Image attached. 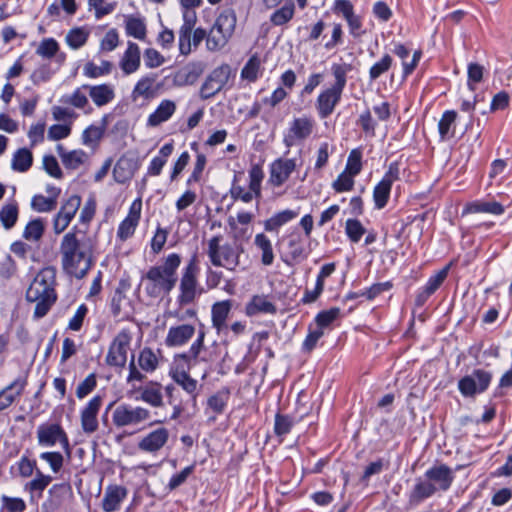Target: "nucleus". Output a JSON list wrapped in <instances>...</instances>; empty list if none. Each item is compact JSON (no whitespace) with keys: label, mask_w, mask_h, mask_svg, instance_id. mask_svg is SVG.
<instances>
[{"label":"nucleus","mask_w":512,"mask_h":512,"mask_svg":"<svg viewBox=\"0 0 512 512\" xmlns=\"http://www.w3.org/2000/svg\"><path fill=\"white\" fill-rule=\"evenodd\" d=\"M59 252L63 271L76 279L84 278L93 265L91 241L80 240L74 230L62 237Z\"/></svg>","instance_id":"obj_1"},{"label":"nucleus","mask_w":512,"mask_h":512,"mask_svg":"<svg viewBox=\"0 0 512 512\" xmlns=\"http://www.w3.org/2000/svg\"><path fill=\"white\" fill-rule=\"evenodd\" d=\"M181 263L182 257L171 253L162 259L161 264L151 266L142 277L145 293L151 298L168 295L177 284Z\"/></svg>","instance_id":"obj_2"},{"label":"nucleus","mask_w":512,"mask_h":512,"mask_svg":"<svg viewBox=\"0 0 512 512\" xmlns=\"http://www.w3.org/2000/svg\"><path fill=\"white\" fill-rule=\"evenodd\" d=\"M56 273V269L52 266L42 268L26 291V300L36 304L35 318L44 317L57 300Z\"/></svg>","instance_id":"obj_3"},{"label":"nucleus","mask_w":512,"mask_h":512,"mask_svg":"<svg viewBox=\"0 0 512 512\" xmlns=\"http://www.w3.org/2000/svg\"><path fill=\"white\" fill-rule=\"evenodd\" d=\"M335 82L330 87L323 89L316 98L315 109L320 119H326L334 112L342 99V94L347 83L348 66L333 64L331 67Z\"/></svg>","instance_id":"obj_4"},{"label":"nucleus","mask_w":512,"mask_h":512,"mask_svg":"<svg viewBox=\"0 0 512 512\" xmlns=\"http://www.w3.org/2000/svg\"><path fill=\"white\" fill-rule=\"evenodd\" d=\"M223 236L215 235L208 240L207 256L215 267H223L228 271H236L240 264L242 249L230 243H222Z\"/></svg>","instance_id":"obj_5"},{"label":"nucleus","mask_w":512,"mask_h":512,"mask_svg":"<svg viewBox=\"0 0 512 512\" xmlns=\"http://www.w3.org/2000/svg\"><path fill=\"white\" fill-rule=\"evenodd\" d=\"M306 242L307 239L297 228H294L288 234L284 235L278 241L281 260L287 266H294L307 259L310 250Z\"/></svg>","instance_id":"obj_6"},{"label":"nucleus","mask_w":512,"mask_h":512,"mask_svg":"<svg viewBox=\"0 0 512 512\" xmlns=\"http://www.w3.org/2000/svg\"><path fill=\"white\" fill-rule=\"evenodd\" d=\"M198 273L197 260L196 257H193L184 267L181 274L179 295L177 296V302L180 306L193 303L201 295L202 289L199 287Z\"/></svg>","instance_id":"obj_7"},{"label":"nucleus","mask_w":512,"mask_h":512,"mask_svg":"<svg viewBox=\"0 0 512 512\" xmlns=\"http://www.w3.org/2000/svg\"><path fill=\"white\" fill-rule=\"evenodd\" d=\"M133 333L129 328L121 329L109 345L105 362L111 367H125Z\"/></svg>","instance_id":"obj_8"},{"label":"nucleus","mask_w":512,"mask_h":512,"mask_svg":"<svg viewBox=\"0 0 512 512\" xmlns=\"http://www.w3.org/2000/svg\"><path fill=\"white\" fill-rule=\"evenodd\" d=\"M151 413L141 406L121 403L112 412V423L116 428L138 426L150 419Z\"/></svg>","instance_id":"obj_9"},{"label":"nucleus","mask_w":512,"mask_h":512,"mask_svg":"<svg viewBox=\"0 0 512 512\" xmlns=\"http://www.w3.org/2000/svg\"><path fill=\"white\" fill-rule=\"evenodd\" d=\"M37 441L42 447H53L57 443L61 445L67 458L71 457L72 448L69 438L63 427L58 423H45L38 426Z\"/></svg>","instance_id":"obj_10"},{"label":"nucleus","mask_w":512,"mask_h":512,"mask_svg":"<svg viewBox=\"0 0 512 512\" xmlns=\"http://www.w3.org/2000/svg\"><path fill=\"white\" fill-rule=\"evenodd\" d=\"M249 189L239 184H236V177L234 178L233 184L230 188V196L233 200H240L244 203L251 202L254 198L258 199L261 197V184L264 178V172L260 165H253L249 172Z\"/></svg>","instance_id":"obj_11"},{"label":"nucleus","mask_w":512,"mask_h":512,"mask_svg":"<svg viewBox=\"0 0 512 512\" xmlns=\"http://www.w3.org/2000/svg\"><path fill=\"white\" fill-rule=\"evenodd\" d=\"M74 494L69 483L54 484L48 490V496L42 504V512H60L67 510L72 504Z\"/></svg>","instance_id":"obj_12"},{"label":"nucleus","mask_w":512,"mask_h":512,"mask_svg":"<svg viewBox=\"0 0 512 512\" xmlns=\"http://www.w3.org/2000/svg\"><path fill=\"white\" fill-rule=\"evenodd\" d=\"M315 120L308 115L295 117L290 122L287 133L284 135L283 143L287 148L308 139L314 131Z\"/></svg>","instance_id":"obj_13"},{"label":"nucleus","mask_w":512,"mask_h":512,"mask_svg":"<svg viewBox=\"0 0 512 512\" xmlns=\"http://www.w3.org/2000/svg\"><path fill=\"white\" fill-rule=\"evenodd\" d=\"M492 380V373L483 369H475L471 375L461 378L458 389L465 397H474L487 390Z\"/></svg>","instance_id":"obj_14"},{"label":"nucleus","mask_w":512,"mask_h":512,"mask_svg":"<svg viewBox=\"0 0 512 512\" xmlns=\"http://www.w3.org/2000/svg\"><path fill=\"white\" fill-rule=\"evenodd\" d=\"M399 178V164L397 162L390 163L383 178L373 190V200L377 209H383L387 205L392 185L395 181L399 180Z\"/></svg>","instance_id":"obj_15"},{"label":"nucleus","mask_w":512,"mask_h":512,"mask_svg":"<svg viewBox=\"0 0 512 512\" xmlns=\"http://www.w3.org/2000/svg\"><path fill=\"white\" fill-rule=\"evenodd\" d=\"M82 203L79 195L73 194L62 202L59 211L53 217V231L59 235L64 232L75 217Z\"/></svg>","instance_id":"obj_16"},{"label":"nucleus","mask_w":512,"mask_h":512,"mask_svg":"<svg viewBox=\"0 0 512 512\" xmlns=\"http://www.w3.org/2000/svg\"><path fill=\"white\" fill-rule=\"evenodd\" d=\"M231 75V68L228 64H222L212 70L200 88V97L209 99L219 93L228 83Z\"/></svg>","instance_id":"obj_17"},{"label":"nucleus","mask_w":512,"mask_h":512,"mask_svg":"<svg viewBox=\"0 0 512 512\" xmlns=\"http://www.w3.org/2000/svg\"><path fill=\"white\" fill-rule=\"evenodd\" d=\"M169 376L191 397L193 402L196 403L201 386L196 379L191 377L184 365L174 363L169 369Z\"/></svg>","instance_id":"obj_18"},{"label":"nucleus","mask_w":512,"mask_h":512,"mask_svg":"<svg viewBox=\"0 0 512 512\" xmlns=\"http://www.w3.org/2000/svg\"><path fill=\"white\" fill-rule=\"evenodd\" d=\"M103 404V397L93 396L80 412L81 428L84 433L92 434L99 428L98 414Z\"/></svg>","instance_id":"obj_19"},{"label":"nucleus","mask_w":512,"mask_h":512,"mask_svg":"<svg viewBox=\"0 0 512 512\" xmlns=\"http://www.w3.org/2000/svg\"><path fill=\"white\" fill-rule=\"evenodd\" d=\"M142 210V201L140 198L134 200L130 205L127 216L121 221L117 230V237L121 241H126L133 236L139 224Z\"/></svg>","instance_id":"obj_20"},{"label":"nucleus","mask_w":512,"mask_h":512,"mask_svg":"<svg viewBox=\"0 0 512 512\" xmlns=\"http://www.w3.org/2000/svg\"><path fill=\"white\" fill-rule=\"evenodd\" d=\"M296 169L295 159L278 158L270 165L269 183L273 187L282 186Z\"/></svg>","instance_id":"obj_21"},{"label":"nucleus","mask_w":512,"mask_h":512,"mask_svg":"<svg viewBox=\"0 0 512 512\" xmlns=\"http://www.w3.org/2000/svg\"><path fill=\"white\" fill-rule=\"evenodd\" d=\"M168 439V429L160 427L143 436L138 442V449L146 453L156 454L166 445Z\"/></svg>","instance_id":"obj_22"},{"label":"nucleus","mask_w":512,"mask_h":512,"mask_svg":"<svg viewBox=\"0 0 512 512\" xmlns=\"http://www.w3.org/2000/svg\"><path fill=\"white\" fill-rule=\"evenodd\" d=\"M158 75L155 73H149L139 78L133 87L131 98L133 101L143 98L150 100L154 98L159 89L160 84L157 83Z\"/></svg>","instance_id":"obj_23"},{"label":"nucleus","mask_w":512,"mask_h":512,"mask_svg":"<svg viewBox=\"0 0 512 512\" xmlns=\"http://www.w3.org/2000/svg\"><path fill=\"white\" fill-rule=\"evenodd\" d=\"M27 384V375H21L0 390V411L10 407L23 394Z\"/></svg>","instance_id":"obj_24"},{"label":"nucleus","mask_w":512,"mask_h":512,"mask_svg":"<svg viewBox=\"0 0 512 512\" xmlns=\"http://www.w3.org/2000/svg\"><path fill=\"white\" fill-rule=\"evenodd\" d=\"M84 88H86L90 99L98 108L112 103L116 97L115 86L111 83L84 84Z\"/></svg>","instance_id":"obj_25"},{"label":"nucleus","mask_w":512,"mask_h":512,"mask_svg":"<svg viewBox=\"0 0 512 512\" xmlns=\"http://www.w3.org/2000/svg\"><path fill=\"white\" fill-rule=\"evenodd\" d=\"M424 476L437 486V491H447L454 481L453 470L446 464L432 466Z\"/></svg>","instance_id":"obj_26"},{"label":"nucleus","mask_w":512,"mask_h":512,"mask_svg":"<svg viewBox=\"0 0 512 512\" xmlns=\"http://www.w3.org/2000/svg\"><path fill=\"white\" fill-rule=\"evenodd\" d=\"M196 333V328L192 324H180L171 326L165 337L167 347H182L186 345Z\"/></svg>","instance_id":"obj_27"},{"label":"nucleus","mask_w":512,"mask_h":512,"mask_svg":"<svg viewBox=\"0 0 512 512\" xmlns=\"http://www.w3.org/2000/svg\"><path fill=\"white\" fill-rule=\"evenodd\" d=\"M141 65V51L138 44L129 41L127 48L124 51L120 61L119 67L124 75H130L139 70Z\"/></svg>","instance_id":"obj_28"},{"label":"nucleus","mask_w":512,"mask_h":512,"mask_svg":"<svg viewBox=\"0 0 512 512\" xmlns=\"http://www.w3.org/2000/svg\"><path fill=\"white\" fill-rule=\"evenodd\" d=\"M177 105L175 101L163 99L156 109L148 116L146 126L155 128L167 122L175 114Z\"/></svg>","instance_id":"obj_29"},{"label":"nucleus","mask_w":512,"mask_h":512,"mask_svg":"<svg viewBox=\"0 0 512 512\" xmlns=\"http://www.w3.org/2000/svg\"><path fill=\"white\" fill-rule=\"evenodd\" d=\"M138 162L134 157L122 155L113 168V177L117 183L124 184L134 176Z\"/></svg>","instance_id":"obj_30"},{"label":"nucleus","mask_w":512,"mask_h":512,"mask_svg":"<svg viewBox=\"0 0 512 512\" xmlns=\"http://www.w3.org/2000/svg\"><path fill=\"white\" fill-rule=\"evenodd\" d=\"M196 22L195 12H184L183 24L179 29V50L182 55H188L192 50L191 34Z\"/></svg>","instance_id":"obj_31"},{"label":"nucleus","mask_w":512,"mask_h":512,"mask_svg":"<svg viewBox=\"0 0 512 512\" xmlns=\"http://www.w3.org/2000/svg\"><path fill=\"white\" fill-rule=\"evenodd\" d=\"M233 303L232 300H222L215 302L211 307V323L212 327L218 334L223 332L227 327L226 321L231 312Z\"/></svg>","instance_id":"obj_32"},{"label":"nucleus","mask_w":512,"mask_h":512,"mask_svg":"<svg viewBox=\"0 0 512 512\" xmlns=\"http://www.w3.org/2000/svg\"><path fill=\"white\" fill-rule=\"evenodd\" d=\"M127 496V489L120 485H109L102 499L104 512H114L120 508L121 502Z\"/></svg>","instance_id":"obj_33"},{"label":"nucleus","mask_w":512,"mask_h":512,"mask_svg":"<svg viewBox=\"0 0 512 512\" xmlns=\"http://www.w3.org/2000/svg\"><path fill=\"white\" fill-rule=\"evenodd\" d=\"M87 90L84 88V84L80 87H77L71 94L63 95L60 99V102L71 106L75 109L83 111L85 114H90L93 110L89 103V98L87 96Z\"/></svg>","instance_id":"obj_34"},{"label":"nucleus","mask_w":512,"mask_h":512,"mask_svg":"<svg viewBox=\"0 0 512 512\" xmlns=\"http://www.w3.org/2000/svg\"><path fill=\"white\" fill-rule=\"evenodd\" d=\"M56 150L63 166L68 170H76L88 160L87 153L82 149L67 151L63 145L58 144Z\"/></svg>","instance_id":"obj_35"},{"label":"nucleus","mask_w":512,"mask_h":512,"mask_svg":"<svg viewBox=\"0 0 512 512\" xmlns=\"http://www.w3.org/2000/svg\"><path fill=\"white\" fill-rule=\"evenodd\" d=\"M277 308L266 295H254L245 306V314L249 317L258 314H276Z\"/></svg>","instance_id":"obj_36"},{"label":"nucleus","mask_w":512,"mask_h":512,"mask_svg":"<svg viewBox=\"0 0 512 512\" xmlns=\"http://www.w3.org/2000/svg\"><path fill=\"white\" fill-rule=\"evenodd\" d=\"M237 17L232 9H226L216 18L213 28L216 29L229 42L234 34Z\"/></svg>","instance_id":"obj_37"},{"label":"nucleus","mask_w":512,"mask_h":512,"mask_svg":"<svg viewBox=\"0 0 512 512\" xmlns=\"http://www.w3.org/2000/svg\"><path fill=\"white\" fill-rule=\"evenodd\" d=\"M230 397V391L228 388L221 389L208 397L206 413H211L210 420H215L218 415L224 413L228 400Z\"/></svg>","instance_id":"obj_38"},{"label":"nucleus","mask_w":512,"mask_h":512,"mask_svg":"<svg viewBox=\"0 0 512 512\" xmlns=\"http://www.w3.org/2000/svg\"><path fill=\"white\" fill-rule=\"evenodd\" d=\"M436 492L437 486L434 483H431L427 478H418L410 492L409 502L412 505H417L423 500L433 496Z\"/></svg>","instance_id":"obj_39"},{"label":"nucleus","mask_w":512,"mask_h":512,"mask_svg":"<svg viewBox=\"0 0 512 512\" xmlns=\"http://www.w3.org/2000/svg\"><path fill=\"white\" fill-rule=\"evenodd\" d=\"M51 482L52 477L50 475H45L40 470H37L35 478L24 485V490L30 494V499L33 501L35 496L37 498L42 496V493Z\"/></svg>","instance_id":"obj_40"},{"label":"nucleus","mask_w":512,"mask_h":512,"mask_svg":"<svg viewBox=\"0 0 512 512\" xmlns=\"http://www.w3.org/2000/svg\"><path fill=\"white\" fill-rule=\"evenodd\" d=\"M298 214V211L292 209L277 212L264 221V229L268 232H276L280 227L295 219Z\"/></svg>","instance_id":"obj_41"},{"label":"nucleus","mask_w":512,"mask_h":512,"mask_svg":"<svg viewBox=\"0 0 512 512\" xmlns=\"http://www.w3.org/2000/svg\"><path fill=\"white\" fill-rule=\"evenodd\" d=\"M471 213H490L493 215H501L504 213V207L501 203L474 201L468 203L463 209V215Z\"/></svg>","instance_id":"obj_42"},{"label":"nucleus","mask_w":512,"mask_h":512,"mask_svg":"<svg viewBox=\"0 0 512 512\" xmlns=\"http://www.w3.org/2000/svg\"><path fill=\"white\" fill-rule=\"evenodd\" d=\"M107 125V116L102 118V125H89L81 135L82 144L85 146H96L104 136Z\"/></svg>","instance_id":"obj_43"},{"label":"nucleus","mask_w":512,"mask_h":512,"mask_svg":"<svg viewBox=\"0 0 512 512\" xmlns=\"http://www.w3.org/2000/svg\"><path fill=\"white\" fill-rule=\"evenodd\" d=\"M456 118L457 113L454 110H447L442 114L438 122V132L442 141L454 136Z\"/></svg>","instance_id":"obj_44"},{"label":"nucleus","mask_w":512,"mask_h":512,"mask_svg":"<svg viewBox=\"0 0 512 512\" xmlns=\"http://www.w3.org/2000/svg\"><path fill=\"white\" fill-rule=\"evenodd\" d=\"M33 164L32 152L27 148H19L13 154L11 160L12 170L20 173L28 171Z\"/></svg>","instance_id":"obj_45"},{"label":"nucleus","mask_w":512,"mask_h":512,"mask_svg":"<svg viewBox=\"0 0 512 512\" xmlns=\"http://www.w3.org/2000/svg\"><path fill=\"white\" fill-rule=\"evenodd\" d=\"M254 244L261 251V263L265 266L272 265L275 256L270 239L264 233H258L254 238Z\"/></svg>","instance_id":"obj_46"},{"label":"nucleus","mask_w":512,"mask_h":512,"mask_svg":"<svg viewBox=\"0 0 512 512\" xmlns=\"http://www.w3.org/2000/svg\"><path fill=\"white\" fill-rule=\"evenodd\" d=\"M205 336L206 332L204 328L201 327L198 330L197 337L191 344L188 353L178 355L177 359H181L187 364H189L191 360L198 361L200 359V353L204 349Z\"/></svg>","instance_id":"obj_47"},{"label":"nucleus","mask_w":512,"mask_h":512,"mask_svg":"<svg viewBox=\"0 0 512 512\" xmlns=\"http://www.w3.org/2000/svg\"><path fill=\"white\" fill-rule=\"evenodd\" d=\"M125 32L128 36L143 41L147 36L146 24L142 18L128 16L125 19Z\"/></svg>","instance_id":"obj_48"},{"label":"nucleus","mask_w":512,"mask_h":512,"mask_svg":"<svg viewBox=\"0 0 512 512\" xmlns=\"http://www.w3.org/2000/svg\"><path fill=\"white\" fill-rule=\"evenodd\" d=\"M138 365L141 370L152 373L159 366V357L150 347H144L138 356Z\"/></svg>","instance_id":"obj_49"},{"label":"nucleus","mask_w":512,"mask_h":512,"mask_svg":"<svg viewBox=\"0 0 512 512\" xmlns=\"http://www.w3.org/2000/svg\"><path fill=\"white\" fill-rule=\"evenodd\" d=\"M45 222L41 218H35L29 221L24 230L22 237L29 242H38L44 234Z\"/></svg>","instance_id":"obj_50"},{"label":"nucleus","mask_w":512,"mask_h":512,"mask_svg":"<svg viewBox=\"0 0 512 512\" xmlns=\"http://www.w3.org/2000/svg\"><path fill=\"white\" fill-rule=\"evenodd\" d=\"M19 209L16 202H10L0 209V221L6 230L13 228L18 220Z\"/></svg>","instance_id":"obj_51"},{"label":"nucleus","mask_w":512,"mask_h":512,"mask_svg":"<svg viewBox=\"0 0 512 512\" xmlns=\"http://www.w3.org/2000/svg\"><path fill=\"white\" fill-rule=\"evenodd\" d=\"M88 37L89 32L86 29L76 27L68 31L65 41L71 49L77 50L86 44Z\"/></svg>","instance_id":"obj_52"},{"label":"nucleus","mask_w":512,"mask_h":512,"mask_svg":"<svg viewBox=\"0 0 512 512\" xmlns=\"http://www.w3.org/2000/svg\"><path fill=\"white\" fill-rule=\"evenodd\" d=\"M294 13L295 6L290 2L275 10L270 16V21L275 26H282L293 18Z\"/></svg>","instance_id":"obj_53"},{"label":"nucleus","mask_w":512,"mask_h":512,"mask_svg":"<svg viewBox=\"0 0 512 512\" xmlns=\"http://www.w3.org/2000/svg\"><path fill=\"white\" fill-rule=\"evenodd\" d=\"M261 61L258 55H252L241 70V78L249 82H255L258 79Z\"/></svg>","instance_id":"obj_54"},{"label":"nucleus","mask_w":512,"mask_h":512,"mask_svg":"<svg viewBox=\"0 0 512 512\" xmlns=\"http://www.w3.org/2000/svg\"><path fill=\"white\" fill-rule=\"evenodd\" d=\"M112 67V63L107 60H103L100 65H96L93 62H88L84 66L83 73L88 78H98L110 74Z\"/></svg>","instance_id":"obj_55"},{"label":"nucleus","mask_w":512,"mask_h":512,"mask_svg":"<svg viewBox=\"0 0 512 512\" xmlns=\"http://www.w3.org/2000/svg\"><path fill=\"white\" fill-rule=\"evenodd\" d=\"M393 64V58L389 54H384L380 60L375 62L369 69V78L371 81L377 80L380 76L390 70Z\"/></svg>","instance_id":"obj_56"},{"label":"nucleus","mask_w":512,"mask_h":512,"mask_svg":"<svg viewBox=\"0 0 512 512\" xmlns=\"http://www.w3.org/2000/svg\"><path fill=\"white\" fill-rule=\"evenodd\" d=\"M31 209L38 213H48L57 207V202L48 196L42 194H35L31 199Z\"/></svg>","instance_id":"obj_57"},{"label":"nucleus","mask_w":512,"mask_h":512,"mask_svg":"<svg viewBox=\"0 0 512 512\" xmlns=\"http://www.w3.org/2000/svg\"><path fill=\"white\" fill-rule=\"evenodd\" d=\"M60 51L59 43L54 38H44L40 41L36 54L44 59H51Z\"/></svg>","instance_id":"obj_58"},{"label":"nucleus","mask_w":512,"mask_h":512,"mask_svg":"<svg viewBox=\"0 0 512 512\" xmlns=\"http://www.w3.org/2000/svg\"><path fill=\"white\" fill-rule=\"evenodd\" d=\"M140 399L152 407L163 406V396L159 388L145 387L141 391Z\"/></svg>","instance_id":"obj_59"},{"label":"nucleus","mask_w":512,"mask_h":512,"mask_svg":"<svg viewBox=\"0 0 512 512\" xmlns=\"http://www.w3.org/2000/svg\"><path fill=\"white\" fill-rule=\"evenodd\" d=\"M345 232L348 238L353 242L357 243L360 241L362 236L365 234L366 229L357 219H348L345 223Z\"/></svg>","instance_id":"obj_60"},{"label":"nucleus","mask_w":512,"mask_h":512,"mask_svg":"<svg viewBox=\"0 0 512 512\" xmlns=\"http://www.w3.org/2000/svg\"><path fill=\"white\" fill-rule=\"evenodd\" d=\"M340 308L332 307L328 310L319 312L315 317V322L319 329L323 330L340 316Z\"/></svg>","instance_id":"obj_61"},{"label":"nucleus","mask_w":512,"mask_h":512,"mask_svg":"<svg viewBox=\"0 0 512 512\" xmlns=\"http://www.w3.org/2000/svg\"><path fill=\"white\" fill-rule=\"evenodd\" d=\"M294 426L293 418L288 415L277 413L275 415L274 432L281 437L288 434Z\"/></svg>","instance_id":"obj_62"},{"label":"nucleus","mask_w":512,"mask_h":512,"mask_svg":"<svg viewBox=\"0 0 512 512\" xmlns=\"http://www.w3.org/2000/svg\"><path fill=\"white\" fill-rule=\"evenodd\" d=\"M228 41L216 29L211 27L207 33L206 47L209 51H219L226 46Z\"/></svg>","instance_id":"obj_63"},{"label":"nucleus","mask_w":512,"mask_h":512,"mask_svg":"<svg viewBox=\"0 0 512 512\" xmlns=\"http://www.w3.org/2000/svg\"><path fill=\"white\" fill-rule=\"evenodd\" d=\"M357 124L361 127V129L366 135L371 137L375 136L377 123L373 119L371 111L369 109H366L359 115Z\"/></svg>","instance_id":"obj_64"}]
</instances>
